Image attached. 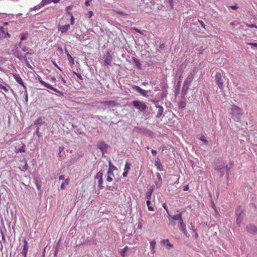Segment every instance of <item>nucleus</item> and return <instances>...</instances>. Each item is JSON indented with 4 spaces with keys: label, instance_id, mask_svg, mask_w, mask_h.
Masks as SVG:
<instances>
[{
    "label": "nucleus",
    "instance_id": "37998d69",
    "mask_svg": "<svg viewBox=\"0 0 257 257\" xmlns=\"http://www.w3.org/2000/svg\"><path fill=\"white\" fill-rule=\"evenodd\" d=\"M87 16L88 18H90L92 16H93V13L92 11H90L88 12Z\"/></svg>",
    "mask_w": 257,
    "mask_h": 257
},
{
    "label": "nucleus",
    "instance_id": "dca6fc26",
    "mask_svg": "<svg viewBox=\"0 0 257 257\" xmlns=\"http://www.w3.org/2000/svg\"><path fill=\"white\" fill-rule=\"evenodd\" d=\"M194 73L193 72L191 73L186 79L184 82V85L188 86L193 80Z\"/></svg>",
    "mask_w": 257,
    "mask_h": 257
},
{
    "label": "nucleus",
    "instance_id": "ddd939ff",
    "mask_svg": "<svg viewBox=\"0 0 257 257\" xmlns=\"http://www.w3.org/2000/svg\"><path fill=\"white\" fill-rule=\"evenodd\" d=\"M156 175V179H155V183L157 188H160L162 185V179L160 173H157Z\"/></svg>",
    "mask_w": 257,
    "mask_h": 257
},
{
    "label": "nucleus",
    "instance_id": "f8f14e48",
    "mask_svg": "<svg viewBox=\"0 0 257 257\" xmlns=\"http://www.w3.org/2000/svg\"><path fill=\"white\" fill-rule=\"evenodd\" d=\"M246 229L250 233L254 235L257 234V227L255 225L249 224L246 226Z\"/></svg>",
    "mask_w": 257,
    "mask_h": 257
},
{
    "label": "nucleus",
    "instance_id": "3c124183",
    "mask_svg": "<svg viewBox=\"0 0 257 257\" xmlns=\"http://www.w3.org/2000/svg\"><path fill=\"white\" fill-rule=\"evenodd\" d=\"M248 45L253 46L256 48H257V43H248Z\"/></svg>",
    "mask_w": 257,
    "mask_h": 257
},
{
    "label": "nucleus",
    "instance_id": "c756f323",
    "mask_svg": "<svg viewBox=\"0 0 257 257\" xmlns=\"http://www.w3.org/2000/svg\"><path fill=\"white\" fill-rule=\"evenodd\" d=\"M128 247L127 246H125L121 250L120 252V254L122 257H124L125 256V252L126 250L128 249Z\"/></svg>",
    "mask_w": 257,
    "mask_h": 257
},
{
    "label": "nucleus",
    "instance_id": "f03ea898",
    "mask_svg": "<svg viewBox=\"0 0 257 257\" xmlns=\"http://www.w3.org/2000/svg\"><path fill=\"white\" fill-rule=\"evenodd\" d=\"M134 106L137 109L145 112L147 108V105L145 102L139 100H134L133 101Z\"/></svg>",
    "mask_w": 257,
    "mask_h": 257
},
{
    "label": "nucleus",
    "instance_id": "de8ad7c7",
    "mask_svg": "<svg viewBox=\"0 0 257 257\" xmlns=\"http://www.w3.org/2000/svg\"><path fill=\"white\" fill-rule=\"evenodd\" d=\"M167 148V146L164 145H162L160 147V149L162 150V152L164 151V150H166Z\"/></svg>",
    "mask_w": 257,
    "mask_h": 257
},
{
    "label": "nucleus",
    "instance_id": "cd10ccee",
    "mask_svg": "<svg viewBox=\"0 0 257 257\" xmlns=\"http://www.w3.org/2000/svg\"><path fill=\"white\" fill-rule=\"evenodd\" d=\"M162 243L167 246H169V247H172L173 245L172 244L170 243L169 240L168 239H163L162 241Z\"/></svg>",
    "mask_w": 257,
    "mask_h": 257
},
{
    "label": "nucleus",
    "instance_id": "4be33fe9",
    "mask_svg": "<svg viewBox=\"0 0 257 257\" xmlns=\"http://www.w3.org/2000/svg\"><path fill=\"white\" fill-rule=\"evenodd\" d=\"M132 61L136 65L138 68L140 69L142 68V66L139 59L136 57H133Z\"/></svg>",
    "mask_w": 257,
    "mask_h": 257
},
{
    "label": "nucleus",
    "instance_id": "6ab92c4d",
    "mask_svg": "<svg viewBox=\"0 0 257 257\" xmlns=\"http://www.w3.org/2000/svg\"><path fill=\"white\" fill-rule=\"evenodd\" d=\"M170 217H171L173 220H179V222L181 221V220H183L182 218V212H179V213H178L177 214H175L173 216H169Z\"/></svg>",
    "mask_w": 257,
    "mask_h": 257
},
{
    "label": "nucleus",
    "instance_id": "1a4fd4ad",
    "mask_svg": "<svg viewBox=\"0 0 257 257\" xmlns=\"http://www.w3.org/2000/svg\"><path fill=\"white\" fill-rule=\"evenodd\" d=\"M7 36L10 38L11 35L9 34L7 29L0 25V40L6 38Z\"/></svg>",
    "mask_w": 257,
    "mask_h": 257
},
{
    "label": "nucleus",
    "instance_id": "423d86ee",
    "mask_svg": "<svg viewBox=\"0 0 257 257\" xmlns=\"http://www.w3.org/2000/svg\"><path fill=\"white\" fill-rule=\"evenodd\" d=\"M38 80L42 85H43L46 88L52 90L56 92H60V91H59L56 88L54 87L52 85H50L49 83H47L43 81L41 77L39 76L38 77Z\"/></svg>",
    "mask_w": 257,
    "mask_h": 257
},
{
    "label": "nucleus",
    "instance_id": "5fc2aeb1",
    "mask_svg": "<svg viewBox=\"0 0 257 257\" xmlns=\"http://www.w3.org/2000/svg\"><path fill=\"white\" fill-rule=\"evenodd\" d=\"M193 231L195 232V237L197 239L198 238V234L195 229H193Z\"/></svg>",
    "mask_w": 257,
    "mask_h": 257
},
{
    "label": "nucleus",
    "instance_id": "8fccbe9b",
    "mask_svg": "<svg viewBox=\"0 0 257 257\" xmlns=\"http://www.w3.org/2000/svg\"><path fill=\"white\" fill-rule=\"evenodd\" d=\"M52 63L54 65V66L57 68L60 71H62V69L58 66V65L55 62L53 61Z\"/></svg>",
    "mask_w": 257,
    "mask_h": 257
},
{
    "label": "nucleus",
    "instance_id": "6e6552de",
    "mask_svg": "<svg viewBox=\"0 0 257 257\" xmlns=\"http://www.w3.org/2000/svg\"><path fill=\"white\" fill-rule=\"evenodd\" d=\"M112 56L110 55L108 52H107L103 56V59L104 63L106 66H110L112 61Z\"/></svg>",
    "mask_w": 257,
    "mask_h": 257
},
{
    "label": "nucleus",
    "instance_id": "c9c22d12",
    "mask_svg": "<svg viewBox=\"0 0 257 257\" xmlns=\"http://www.w3.org/2000/svg\"><path fill=\"white\" fill-rule=\"evenodd\" d=\"M163 208L165 209V210L166 211V212H167L168 213V215L169 216H170V214L169 213V210H168V207H167V205L166 203H163Z\"/></svg>",
    "mask_w": 257,
    "mask_h": 257
},
{
    "label": "nucleus",
    "instance_id": "393cba45",
    "mask_svg": "<svg viewBox=\"0 0 257 257\" xmlns=\"http://www.w3.org/2000/svg\"><path fill=\"white\" fill-rule=\"evenodd\" d=\"M66 54L68 57V60L71 64V65H73L74 64V58L70 55V54L68 53V51H66Z\"/></svg>",
    "mask_w": 257,
    "mask_h": 257
},
{
    "label": "nucleus",
    "instance_id": "680f3d73",
    "mask_svg": "<svg viewBox=\"0 0 257 257\" xmlns=\"http://www.w3.org/2000/svg\"><path fill=\"white\" fill-rule=\"evenodd\" d=\"M154 190V187L151 186V188H150L149 190L148 191V192H151V193H152Z\"/></svg>",
    "mask_w": 257,
    "mask_h": 257
},
{
    "label": "nucleus",
    "instance_id": "412c9836",
    "mask_svg": "<svg viewBox=\"0 0 257 257\" xmlns=\"http://www.w3.org/2000/svg\"><path fill=\"white\" fill-rule=\"evenodd\" d=\"M97 147L98 149L103 151L107 148V145L104 142H100L98 143Z\"/></svg>",
    "mask_w": 257,
    "mask_h": 257
},
{
    "label": "nucleus",
    "instance_id": "a19ab883",
    "mask_svg": "<svg viewBox=\"0 0 257 257\" xmlns=\"http://www.w3.org/2000/svg\"><path fill=\"white\" fill-rule=\"evenodd\" d=\"M73 74L75 75L79 79L83 80V78L80 74L77 73L75 71H73Z\"/></svg>",
    "mask_w": 257,
    "mask_h": 257
},
{
    "label": "nucleus",
    "instance_id": "0eeeda50",
    "mask_svg": "<svg viewBox=\"0 0 257 257\" xmlns=\"http://www.w3.org/2000/svg\"><path fill=\"white\" fill-rule=\"evenodd\" d=\"M101 103L104 104L105 106H107L109 108H112L113 107H117L120 105L119 103L114 100L105 101L101 102Z\"/></svg>",
    "mask_w": 257,
    "mask_h": 257
},
{
    "label": "nucleus",
    "instance_id": "bb28decb",
    "mask_svg": "<svg viewBox=\"0 0 257 257\" xmlns=\"http://www.w3.org/2000/svg\"><path fill=\"white\" fill-rule=\"evenodd\" d=\"M243 219V215L236 216V224L240 226Z\"/></svg>",
    "mask_w": 257,
    "mask_h": 257
},
{
    "label": "nucleus",
    "instance_id": "49530a36",
    "mask_svg": "<svg viewBox=\"0 0 257 257\" xmlns=\"http://www.w3.org/2000/svg\"><path fill=\"white\" fill-rule=\"evenodd\" d=\"M185 106V103L184 102H181L179 103V107L183 109Z\"/></svg>",
    "mask_w": 257,
    "mask_h": 257
},
{
    "label": "nucleus",
    "instance_id": "a18cd8bd",
    "mask_svg": "<svg viewBox=\"0 0 257 257\" xmlns=\"http://www.w3.org/2000/svg\"><path fill=\"white\" fill-rule=\"evenodd\" d=\"M212 207L214 209V210L215 212L216 213V214H218V212L217 211V209H216V208L215 207V204H214V203L213 202H212Z\"/></svg>",
    "mask_w": 257,
    "mask_h": 257
},
{
    "label": "nucleus",
    "instance_id": "09e8293b",
    "mask_svg": "<svg viewBox=\"0 0 257 257\" xmlns=\"http://www.w3.org/2000/svg\"><path fill=\"white\" fill-rule=\"evenodd\" d=\"M92 0H86L85 2V6H90V3L92 1Z\"/></svg>",
    "mask_w": 257,
    "mask_h": 257
},
{
    "label": "nucleus",
    "instance_id": "aec40b11",
    "mask_svg": "<svg viewBox=\"0 0 257 257\" xmlns=\"http://www.w3.org/2000/svg\"><path fill=\"white\" fill-rule=\"evenodd\" d=\"M155 166L157 168L158 170L163 171V167L161 163L160 160L159 158H157L155 162Z\"/></svg>",
    "mask_w": 257,
    "mask_h": 257
},
{
    "label": "nucleus",
    "instance_id": "79ce46f5",
    "mask_svg": "<svg viewBox=\"0 0 257 257\" xmlns=\"http://www.w3.org/2000/svg\"><path fill=\"white\" fill-rule=\"evenodd\" d=\"M201 141L204 142H207V141L206 139V137L204 136H202L201 137H200V138H199Z\"/></svg>",
    "mask_w": 257,
    "mask_h": 257
},
{
    "label": "nucleus",
    "instance_id": "b1692460",
    "mask_svg": "<svg viewBox=\"0 0 257 257\" xmlns=\"http://www.w3.org/2000/svg\"><path fill=\"white\" fill-rule=\"evenodd\" d=\"M183 71L181 69H179L177 72V75H179V81H178V84H180L181 82L182 79L183 78Z\"/></svg>",
    "mask_w": 257,
    "mask_h": 257
},
{
    "label": "nucleus",
    "instance_id": "473e14b6",
    "mask_svg": "<svg viewBox=\"0 0 257 257\" xmlns=\"http://www.w3.org/2000/svg\"><path fill=\"white\" fill-rule=\"evenodd\" d=\"M68 15H69L71 18L70 20V23L72 25H74V18L72 15V14L71 12H68L67 13Z\"/></svg>",
    "mask_w": 257,
    "mask_h": 257
},
{
    "label": "nucleus",
    "instance_id": "603ef678",
    "mask_svg": "<svg viewBox=\"0 0 257 257\" xmlns=\"http://www.w3.org/2000/svg\"><path fill=\"white\" fill-rule=\"evenodd\" d=\"M27 36L26 35H25V34H23L22 37H21V41H23V40H25L27 39Z\"/></svg>",
    "mask_w": 257,
    "mask_h": 257
},
{
    "label": "nucleus",
    "instance_id": "774afa93",
    "mask_svg": "<svg viewBox=\"0 0 257 257\" xmlns=\"http://www.w3.org/2000/svg\"><path fill=\"white\" fill-rule=\"evenodd\" d=\"M22 51L25 52V51H26L27 50H28V48L26 46H24L22 48Z\"/></svg>",
    "mask_w": 257,
    "mask_h": 257
},
{
    "label": "nucleus",
    "instance_id": "4468645a",
    "mask_svg": "<svg viewBox=\"0 0 257 257\" xmlns=\"http://www.w3.org/2000/svg\"><path fill=\"white\" fill-rule=\"evenodd\" d=\"M132 89H133V90H135V91H137L138 92L140 93L143 96H146L147 95L146 91L145 90L142 89L141 87H140L138 86L133 85Z\"/></svg>",
    "mask_w": 257,
    "mask_h": 257
},
{
    "label": "nucleus",
    "instance_id": "c03bdc74",
    "mask_svg": "<svg viewBox=\"0 0 257 257\" xmlns=\"http://www.w3.org/2000/svg\"><path fill=\"white\" fill-rule=\"evenodd\" d=\"M64 150V147H60L59 148V156H60V155H61V153H62V152H63Z\"/></svg>",
    "mask_w": 257,
    "mask_h": 257
},
{
    "label": "nucleus",
    "instance_id": "9d476101",
    "mask_svg": "<svg viewBox=\"0 0 257 257\" xmlns=\"http://www.w3.org/2000/svg\"><path fill=\"white\" fill-rule=\"evenodd\" d=\"M23 242L24 245L21 254L23 255V257H26L29 248V244L26 239H24Z\"/></svg>",
    "mask_w": 257,
    "mask_h": 257
},
{
    "label": "nucleus",
    "instance_id": "7c9ffc66",
    "mask_svg": "<svg viewBox=\"0 0 257 257\" xmlns=\"http://www.w3.org/2000/svg\"><path fill=\"white\" fill-rule=\"evenodd\" d=\"M146 203L148 207V210L151 211H153L154 210V209L153 207L151 206V202L150 200H148L146 202Z\"/></svg>",
    "mask_w": 257,
    "mask_h": 257
},
{
    "label": "nucleus",
    "instance_id": "e433bc0d",
    "mask_svg": "<svg viewBox=\"0 0 257 257\" xmlns=\"http://www.w3.org/2000/svg\"><path fill=\"white\" fill-rule=\"evenodd\" d=\"M156 241L155 240H153L150 242V246L152 249H154L156 245Z\"/></svg>",
    "mask_w": 257,
    "mask_h": 257
},
{
    "label": "nucleus",
    "instance_id": "4d7b16f0",
    "mask_svg": "<svg viewBox=\"0 0 257 257\" xmlns=\"http://www.w3.org/2000/svg\"><path fill=\"white\" fill-rule=\"evenodd\" d=\"M189 190V186L188 185H185L184 187V188H183V190L184 191H188Z\"/></svg>",
    "mask_w": 257,
    "mask_h": 257
},
{
    "label": "nucleus",
    "instance_id": "58836bf2",
    "mask_svg": "<svg viewBox=\"0 0 257 257\" xmlns=\"http://www.w3.org/2000/svg\"><path fill=\"white\" fill-rule=\"evenodd\" d=\"M152 194L151 192H147L146 194V198L148 199V200H150L152 196Z\"/></svg>",
    "mask_w": 257,
    "mask_h": 257
},
{
    "label": "nucleus",
    "instance_id": "ea45409f",
    "mask_svg": "<svg viewBox=\"0 0 257 257\" xmlns=\"http://www.w3.org/2000/svg\"><path fill=\"white\" fill-rule=\"evenodd\" d=\"M0 89H3L6 92H8L9 91L8 89L6 86L3 85L1 84H0Z\"/></svg>",
    "mask_w": 257,
    "mask_h": 257
},
{
    "label": "nucleus",
    "instance_id": "c85d7f7f",
    "mask_svg": "<svg viewBox=\"0 0 257 257\" xmlns=\"http://www.w3.org/2000/svg\"><path fill=\"white\" fill-rule=\"evenodd\" d=\"M243 213V210L240 207H238L236 209V215L239 216V215H242V214Z\"/></svg>",
    "mask_w": 257,
    "mask_h": 257
},
{
    "label": "nucleus",
    "instance_id": "9b49d317",
    "mask_svg": "<svg viewBox=\"0 0 257 257\" xmlns=\"http://www.w3.org/2000/svg\"><path fill=\"white\" fill-rule=\"evenodd\" d=\"M179 228L186 237H188L189 236L186 228V225L184 223L183 220H181V221L179 222Z\"/></svg>",
    "mask_w": 257,
    "mask_h": 257
},
{
    "label": "nucleus",
    "instance_id": "052dcab7",
    "mask_svg": "<svg viewBox=\"0 0 257 257\" xmlns=\"http://www.w3.org/2000/svg\"><path fill=\"white\" fill-rule=\"evenodd\" d=\"M128 172L124 171V172L122 174V176L124 177H126L127 175Z\"/></svg>",
    "mask_w": 257,
    "mask_h": 257
},
{
    "label": "nucleus",
    "instance_id": "864d4df0",
    "mask_svg": "<svg viewBox=\"0 0 257 257\" xmlns=\"http://www.w3.org/2000/svg\"><path fill=\"white\" fill-rule=\"evenodd\" d=\"M238 6H237V5H235L234 6H230V8L232 10H236L238 9Z\"/></svg>",
    "mask_w": 257,
    "mask_h": 257
},
{
    "label": "nucleus",
    "instance_id": "2eb2a0df",
    "mask_svg": "<svg viewBox=\"0 0 257 257\" xmlns=\"http://www.w3.org/2000/svg\"><path fill=\"white\" fill-rule=\"evenodd\" d=\"M13 76L14 78H15V79L16 80V81L19 84L21 85L25 90H26V89H27L26 86L25 85V84L24 83L22 79L21 78V77H20V76L19 74H13Z\"/></svg>",
    "mask_w": 257,
    "mask_h": 257
},
{
    "label": "nucleus",
    "instance_id": "6e6d98bb",
    "mask_svg": "<svg viewBox=\"0 0 257 257\" xmlns=\"http://www.w3.org/2000/svg\"><path fill=\"white\" fill-rule=\"evenodd\" d=\"M50 80L52 81V82H55V80H56V78L53 76H50Z\"/></svg>",
    "mask_w": 257,
    "mask_h": 257
},
{
    "label": "nucleus",
    "instance_id": "2f4dec72",
    "mask_svg": "<svg viewBox=\"0 0 257 257\" xmlns=\"http://www.w3.org/2000/svg\"><path fill=\"white\" fill-rule=\"evenodd\" d=\"M131 164L126 162L125 164L124 171L128 172L131 169Z\"/></svg>",
    "mask_w": 257,
    "mask_h": 257
},
{
    "label": "nucleus",
    "instance_id": "f3484780",
    "mask_svg": "<svg viewBox=\"0 0 257 257\" xmlns=\"http://www.w3.org/2000/svg\"><path fill=\"white\" fill-rule=\"evenodd\" d=\"M114 177V174L113 173L112 169H108L107 172V177L106 180L108 182H111L113 180V177Z\"/></svg>",
    "mask_w": 257,
    "mask_h": 257
},
{
    "label": "nucleus",
    "instance_id": "f257e3e1",
    "mask_svg": "<svg viewBox=\"0 0 257 257\" xmlns=\"http://www.w3.org/2000/svg\"><path fill=\"white\" fill-rule=\"evenodd\" d=\"M233 166V163L230 162L229 165H225L224 162H219L215 163L214 170L217 171L218 175L221 177L225 173L227 174V177L228 176V173Z\"/></svg>",
    "mask_w": 257,
    "mask_h": 257
},
{
    "label": "nucleus",
    "instance_id": "4c0bfd02",
    "mask_svg": "<svg viewBox=\"0 0 257 257\" xmlns=\"http://www.w3.org/2000/svg\"><path fill=\"white\" fill-rule=\"evenodd\" d=\"M116 13L117 14H118V15H120L122 16H127L128 14H126V13H125L122 11H116Z\"/></svg>",
    "mask_w": 257,
    "mask_h": 257
},
{
    "label": "nucleus",
    "instance_id": "13d9d810",
    "mask_svg": "<svg viewBox=\"0 0 257 257\" xmlns=\"http://www.w3.org/2000/svg\"><path fill=\"white\" fill-rule=\"evenodd\" d=\"M60 188L62 190H64L65 189V183H62L60 186Z\"/></svg>",
    "mask_w": 257,
    "mask_h": 257
},
{
    "label": "nucleus",
    "instance_id": "a878e982",
    "mask_svg": "<svg viewBox=\"0 0 257 257\" xmlns=\"http://www.w3.org/2000/svg\"><path fill=\"white\" fill-rule=\"evenodd\" d=\"M52 2V0H42L40 5H39L37 7H39V8H40L46 5L50 4Z\"/></svg>",
    "mask_w": 257,
    "mask_h": 257
},
{
    "label": "nucleus",
    "instance_id": "72a5a7b5",
    "mask_svg": "<svg viewBox=\"0 0 257 257\" xmlns=\"http://www.w3.org/2000/svg\"><path fill=\"white\" fill-rule=\"evenodd\" d=\"M26 151V147L25 146H23L20 149H19L18 151H17V153L20 152V153H23Z\"/></svg>",
    "mask_w": 257,
    "mask_h": 257
},
{
    "label": "nucleus",
    "instance_id": "a211bd4d",
    "mask_svg": "<svg viewBox=\"0 0 257 257\" xmlns=\"http://www.w3.org/2000/svg\"><path fill=\"white\" fill-rule=\"evenodd\" d=\"M70 26L69 24L59 26L58 31H60L62 33H64L70 29Z\"/></svg>",
    "mask_w": 257,
    "mask_h": 257
},
{
    "label": "nucleus",
    "instance_id": "39448f33",
    "mask_svg": "<svg viewBox=\"0 0 257 257\" xmlns=\"http://www.w3.org/2000/svg\"><path fill=\"white\" fill-rule=\"evenodd\" d=\"M103 173L102 172L100 171L98 172L96 175L95 176L94 178L95 179H98V188L99 189L101 190L103 188Z\"/></svg>",
    "mask_w": 257,
    "mask_h": 257
},
{
    "label": "nucleus",
    "instance_id": "f704fd0d",
    "mask_svg": "<svg viewBox=\"0 0 257 257\" xmlns=\"http://www.w3.org/2000/svg\"><path fill=\"white\" fill-rule=\"evenodd\" d=\"M112 169L113 171L116 169V168L111 164L110 161H109V169Z\"/></svg>",
    "mask_w": 257,
    "mask_h": 257
},
{
    "label": "nucleus",
    "instance_id": "7ed1b4c3",
    "mask_svg": "<svg viewBox=\"0 0 257 257\" xmlns=\"http://www.w3.org/2000/svg\"><path fill=\"white\" fill-rule=\"evenodd\" d=\"M215 81L218 87L221 89L222 90L224 87V80L222 78L221 74L219 72H216L215 75Z\"/></svg>",
    "mask_w": 257,
    "mask_h": 257
},
{
    "label": "nucleus",
    "instance_id": "e2e57ef3",
    "mask_svg": "<svg viewBox=\"0 0 257 257\" xmlns=\"http://www.w3.org/2000/svg\"><path fill=\"white\" fill-rule=\"evenodd\" d=\"M168 2L170 4V6L173 7V0H168Z\"/></svg>",
    "mask_w": 257,
    "mask_h": 257
},
{
    "label": "nucleus",
    "instance_id": "5701e85b",
    "mask_svg": "<svg viewBox=\"0 0 257 257\" xmlns=\"http://www.w3.org/2000/svg\"><path fill=\"white\" fill-rule=\"evenodd\" d=\"M157 107L158 108V110L157 113L156 117L159 118L162 116L164 112V108L161 106H157Z\"/></svg>",
    "mask_w": 257,
    "mask_h": 257
},
{
    "label": "nucleus",
    "instance_id": "69168bd1",
    "mask_svg": "<svg viewBox=\"0 0 257 257\" xmlns=\"http://www.w3.org/2000/svg\"><path fill=\"white\" fill-rule=\"evenodd\" d=\"M36 187L38 190H40L41 189V185L37 183H36Z\"/></svg>",
    "mask_w": 257,
    "mask_h": 257
},
{
    "label": "nucleus",
    "instance_id": "20e7f679",
    "mask_svg": "<svg viewBox=\"0 0 257 257\" xmlns=\"http://www.w3.org/2000/svg\"><path fill=\"white\" fill-rule=\"evenodd\" d=\"M231 111L233 115L238 119H239L242 114V109L235 105L232 106Z\"/></svg>",
    "mask_w": 257,
    "mask_h": 257
},
{
    "label": "nucleus",
    "instance_id": "0e129e2a",
    "mask_svg": "<svg viewBox=\"0 0 257 257\" xmlns=\"http://www.w3.org/2000/svg\"><path fill=\"white\" fill-rule=\"evenodd\" d=\"M169 224L173 226H175L176 225V223L174 221H170Z\"/></svg>",
    "mask_w": 257,
    "mask_h": 257
},
{
    "label": "nucleus",
    "instance_id": "bf43d9fd",
    "mask_svg": "<svg viewBox=\"0 0 257 257\" xmlns=\"http://www.w3.org/2000/svg\"><path fill=\"white\" fill-rule=\"evenodd\" d=\"M151 152H152V154H153L154 156H155L157 155V151H156V150H152Z\"/></svg>",
    "mask_w": 257,
    "mask_h": 257
},
{
    "label": "nucleus",
    "instance_id": "338daca9",
    "mask_svg": "<svg viewBox=\"0 0 257 257\" xmlns=\"http://www.w3.org/2000/svg\"><path fill=\"white\" fill-rule=\"evenodd\" d=\"M66 185H68L69 183V179H65V183H64Z\"/></svg>",
    "mask_w": 257,
    "mask_h": 257
}]
</instances>
